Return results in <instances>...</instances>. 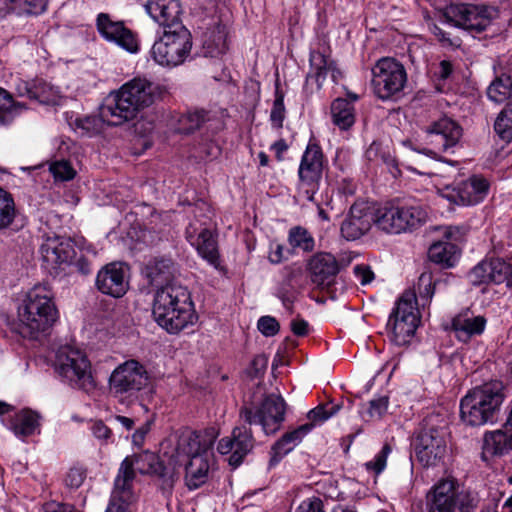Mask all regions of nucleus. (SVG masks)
<instances>
[{"label": "nucleus", "mask_w": 512, "mask_h": 512, "mask_svg": "<svg viewBox=\"0 0 512 512\" xmlns=\"http://www.w3.org/2000/svg\"><path fill=\"white\" fill-rule=\"evenodd\" d=\"M217 435L214 428H208L199 432L185 429L176 436L169 464L173 465L171 472L174 475L177 468H184L189 489H196L206 482Z\"/></svg>", "instance_id": "nucleus-1"}, {"label": "nucleus", "mask_w": 512, "mask_h": 512, "mask_svg": "<svg viewBox=\"0 0 512 512\" xmlns=\"http://www.w3.org/2000/svg\"><path fill=\"white\" fill-rule=\"evenodd\" d=\"M155 99V87L146 79L136 78L111 93L100 108V116L109 125L118 126L132 120Z\"/></svg>", "instance_id": "nucleus-2"}, {"label": "nucleus", "mask_w": 512, "mask_h": 512, "mask_svg": "<svg viewBox=\"0 0 512 512\" xmlns=\"http://www.w3.org/2000/svg\"><path fill=\"white\" fill-rule=\"evenodd\" d=\"M152 315L168 333L180 332L196 320L190 292L182 285L161 287L154 297Z\"/></svg>", "instance_id": "nucleus-3"}, {"label": "nucleus", "mask_w": 512, "mask_h": 512, "mask_svg": "<svg viewBox=\"0 0 512 512\" xmlns=\"http://www.w3.org/2000/svg\"><path fill=\"white\" fill-rule=\"evenodd\" d=\"M504 385L493 380L469 390L460 402L461 420L469 426L493 423L504 401Z\"/></svg>", "instance_id": "nucleus-4"}, {"label": "nucleus", "mask_w": 512, "mask_h": 512, "mask_svg": "<svg viewBox=\"0 0 512 512\" xmlns=\"http://www.w3.org/2000/svg\"><path fill=\"white\" fill-rule=\"evenodd\" d=\"M53 298L54 294L47 285H35L28 292L19 318L31 338L47 332L56 322L58 311Z\"/></svg>", "instance_id": "nucleus-5"}, {"label": "nucleus", "mask_w": 512, "mask_h": 512, "mask_svg": "<svg viewBox=\"0 0 512 512\" xmlns=\"http://www.w3.org/2000/svg\"><path fill=\"white\" fill-rule=\"evenodd\" d=\"M54 369L61 380L73 388L90 392L96 387L91 363L78 348L61 346L56 353Z\"/></svg>", "instance_id": "nucleus-6"}, {"label": "nucleus", "mask_w": 512, "mask_h": 512, "mask_svg": "<svg viewBox=\"0 0 512 512\" xmlns=\"http://www.w3.org/2000/svg\"><path fill=\"white\" fill-rule=\"evenodd\" d=\"M476 506L475 496L452 478L439 480L426 495L427 512H473Z\"/></svg>", "instance_id": "nucleus-7"}, {"label": "nucleus", "mask_w": 512, "mask_h": 512, "mask_svg": "<svg viewBox=\"0 0 512 512\" xmlns=\"http://www.w3.org/2000/svg\"><path fill=\"white\" fill-rule=\"evenodd\" d=\"M136 471L140 474L158 476L163 480L165 487L171 488L174 483V472H170L155 453L143 451L126 457L119 467L114 484L118 485V488L121 487V493L124 495H127V490H133Z\"/></svg>", "instance_id": "nucleus-8"}, {"label": "nucleus", "mask_w": 512, "mask_h": 512, "mask_svg": "<svg viewBox=\"0 0 512 512\" xmlns=\"http://www.w3.org/2000/svg\"><path fill=\"white\" fill-rule=\"evenodd\" d=\"M376 228L387 234L412 232L427 220L426 210L416 204H387L377 207Z\"/></svg>", "instance_id": "nucleus-9"}, {"label": "nucleus", "mask_w": 512, "mask_h": 512, "mask_svg": "<svg viewBox=\"0 0 512 512\" xmlns=\"http://www.w3.org/2000/svg\"><path fill=\"white\" fill-rule=\"evenodd\" d=\"M110 393L122 403L131 404L139 400L142 390L149 384L146 368L136 360L118 365L109 377Z\"/></svg>", "instance_id": "nucleus-10"}, {"label": "nucleus", "mask_w": 512, "mask_h": 512, "mask_svg": "<svg viewBox=\"0 0 512 512\" xmlns=\"http://www.w3.org/2000/svg\"><path fill=\"white\" fill-rule=\"evenodd\" d=\"M191 48L190 31L183 24H174L173 28L165 29L163 35L154 42L151 55L159 65L175 67L187 59Z\"/></svg>", "instance_id": "nucleus-11"}, {"label": "nucleus", "mask_w": 512, "mask_h": 512, "mask_svg": "<svg viewBox=\"0 0 512 512\" xmlns=\"http://www.w3.org/2000/svg\"><path fill=\"white\" fill-rule=\"evenodd\" d=\"M417 297L413 292H405L399 298L389 316L387 330L392 342L402 346L411 340L420 323L416 308Z\"/></svg>", "instance_id": "nucleus-12"}, {"label": "nucleus", "mask_w": 512, "mask_h": 512, "mask_svg": "<svg viewBox=\"0 0 512 512\" xmlns=\"http://www.w3.org/2000/svg\"><path fill=\"white\" fill-rule=\"evenodd\" d=\"M371 82L377 97L388 100L403 91L407 83V73L399 61L384 57L379 59L372 68Z\"/></svg>", "instance_id": "nucleus-13"}, {"label": "nucleus", "mask_w": 512, "mask_h": 512, "mask_svg": "<svg viewBox=\"0 0 512 512\" xmlns=\"http://www.w3.org/2000/svg\"><path fill=\"white\" fill-rule=\"evenodd\" d=\"M425 133L426 144L430 147L419 149L414 147L413 143L409 140L404 141L403 145L416 152L435 158L438 153L446 152L458 144L462 136V128L454 120L445 117L428 126Z\"/></svg>", "instance_id": "nucleus-14"}, {"label": "nucleus", "mask_w": 512, "mask_h": 512, "mask_svg": "<svg viewBox=\"0 0 512 512\" xmlns=\"http://www.w3.org/2000/svg\"><path fill=\"white\" fill-rule=\"evenodd\" d=\"M324 168V155L321 147L310 142L301 158L298 169V193L308 201H315Z\"/></svg>", "instance_id": "nucleus-15"}, {"label": "nucleus", "mask_w": 512, "mask_h": 512, "mask_svg": "<svg viewBox=\"0 0 512 512\" xmlns=\"http://www.w3.org/2000/svg\"><path fill=\"white\" fill-rule=\"evenodd\" d=\"M285 401L275 394L266 396L261 404L254 410L244 407L240 410V417L249 425L259 424L266 435L276 433L285 419Z\"/></svg>", "instance_id": "nucleus-16"}, {"label": "nucleus", "mask_w": 512, "mask_h": 512, "mask_svg": "<svg viewBox=\"0 0 512 512\" xmlns=\"http://www.w3.org/2000/svg\"><path fill=\"white\" fill-rule=\"evenodd\" d=\"M487 9L466 3H450L442 9L443 17L455 27L479 34L487 29L491 20L486 15Z\"/></svg>", "instance_id": "nucleus-17"}, {"label": "nucleus", "mask_w": 512, "mask_h": 512, "mask_svg": "<svg viewBox=\"0 0 512 512\" xmlns=\"http://www.w3.org/2000/svg\"><path fill=\"white\" fill-rule=\"evenodd\" d=\"M447 454L446 431L434 426L424 427L415 441V455L424 466H436Z\"/></svg>", "instance_id": "nucleus-18"}, {"label": "nucleus", "mask_w": 512, "mask_h": 512, "mask_svg": "<svg viewBox=\"0 0 512 512\" xmlns=\"http://www.w3.org/2000/svg\"><path fill=\"white\" fill-rule=\"evenodd\" d=\"M377 207L365 202L356 201L342 222L341 235L347 240H356L376 226Z\"/></svg>", "instance_id": "nucleus-19"}, {"label": "nucleus", "mask_w": 512, "mask_h": 512, "mask_svg": "<svg viewBox=\"0 0 512 512\" xmlns=\"http://www.w3.org/2000/svg\"><path fill=\"white\" fill-rule=\"evenodd\" d=\"M96 29L103 39L130 53H136L139 49L134 33L124 25L123 21L113 19L108 13L97 15Z\"/></svg>", "instance_id": "nucleus-20"}, {"label": "nucleus", "mask_w": 512, "mask_h": 512, "mask_svg": "<svg viewBox=\"0 0 512 512\" xmlns=\"http://www.w3.org/2000/svg\"><path fill=\"white\" fill-rule=\"evenodd\" d=\"M185 234L186 239L196 248L199 255L216 269L219 268V252L213 233L197 221L189 223Z\"/></svg>", "instance_id": "nucleus-21"}, {"label": "nucleus", "mask_w": 512, "mask_h": 512, "mask_svg": "<svg viewBox=\"0 0 512 512\" xmlns=\"http://www.w3.org/2000/svg\"><path fill=\"white\" fill-rule=\"evenodd\" d=\"M42 260L50 273H56L62 265H67L75 256V249L66 238L47 237L40 247Z\"/></svg>", "instance_id": "nucleus-22"}, {"label": "nucleus", "mask_w": 512, "mask_h": 512, "mask_svg": "<svg viewBox=\"0 0 512 512\" xmlns=\"http://www.w3.org/2000/svg\"><path fill=\"white\" fill-rule=\"evenodd\" d=\"M253 446L251 430L243 426L234 428L231 437L222 438L218 443L217 450L223 455L231 453L229 464L237 467Z\"/></svg>", "instance_id": "nucleus-23"}, {"label": "nucleus", "mask_w": 512, "mask_h": 512, "mask_svg": "<svg viewBox=\"0 0 512 512\" xmlns=\"http://www.w3.org/2000/svg\"><path fill=\"white\" fill-rule=\"evenodd\" d=\"M126 272L122 263L113 262L105 265L97 274V289L115 298L122 297L128 289Z\"/></svg>", "instance_id": "nucleus-24"}, {"label": "nucleus", "mask_w": 512, "mask_h": 512, "mask_svg": "<svg viewBox=\"0 0 512 512\" xmlns=\"http://www.w3.org/2000/svg\"><path fill=\"white\" fill-rule=\"evenodd\" d=\"M487 192V181L484 178L472 176L459 183L448 195V199L458 205L471 206L481 202Z\"/></svg>", "instance_id": "nucleus-25"}, {"label": "nucleus", "mask_w": 512, "mask_h": 512, "mask_svg": "<svg viewBox=\"0 0 512 512\" xmlns=\"http://www.w3.org/2000/svg\"><path fill=\"white\" fill-rule=\"evenodd\" d=\"M145 10L163 29H171L180 20L181 6L177 0H148Z\"/></svg>", "instance_id": "nucleus-26"}, {"label": "nucleus", "mask_w": 512, "mask_h": 512, "mask_svg": "<svg viewBox=\"0 0 512 512\" xmlns=\"http://www.w3.org/2000/svg\"><path fill=\"white\" fill-rule=\"evenodd\" d=\"M339 269L340 264L330 253H317L308 263L311 281L317 286L329 285Z\"/></svg>", "instance_id": "nucleus-27"}, {"label": "nucleus", "mask_w": 512, "mask_h": 512, "mask_svg": "<svg viewBox=\"0 0 512 512\" xmlns=\"http://www.w3.org/2000/svg\"><path fill=\"white\" fill-rule=\"evenodd\" d=\"M178 272L176 263L171 258L160 257L150 260L145 268L143 274L149 280V283L154 286L164 287L166 285H175L171 283Z\"/></svg>", "instance_id": "nucleus-28"}, {"label": "nucleus", "mask_w": 512, "mask_h": 512, "mask_svg": "<svg viewBox=\"0 0 512 512\" xmlns=\"http://www.w3.org/2000/svg\"><path fill=\"white\" fill-rule=\"evenodd\" d=\"M7 428L11 430L16 437L24 440L35 433H39L40 415L36 411L24 408L11 417Z\"/></svg>", "instance_id": "nucleus-29"}, {"label": "nucleus", "mask_w": 512, "mask_h": 512, "mask_svg": "<svg viewBox=\"0 0 512 512\" xmlns=\"http://www.w3.org/2000/svg\"><path fill=\"white\" fill-rule=\"evenodd\" d=\"M310 432L311 425H300L296 429L285 433L271 448L270 464H278L279 461L291 452Z\"/></svg>", "instance_id": "nucleus-30"}, {"label": "nucleus", "mask_w": 512, "mask_h": 512, "mask_svg": "<svg viewBox=\"0 0 512 512\" xmlns=\"http://www.w3.org/2000/svg\"><path fill=\"white\" fill-rule=\"evenodd\" d=\"M512 448V435L504 430L489 431L484 434L482 459L488 461L494 456H501Z\"/></svg>", "instance_id": "nucleus-31"}, {"label": "nucleus", "mask_w": 512, "mask_h": 512, "mask_svg": "<svg viewBox=\"0 0 512 512\" xmlns=\"http://www.w3.org/2000/svg\"><path fill=\"white\" fill-rule=\"evenodd\" d=\"M486 319L483 316H457L452 321V328L459 340L467 342L472 336L483 333Z\"/></svg>", "instance_id": "nucleus-32"}, {"label": "nucleus", "mask_w": 512, "mask_h": 512, "mask_svg": "<svg viewBox=\"0 0 512 512\" xmlns=\"http://www.w3.org/2000/svg\"><path fill=\"white\" fill-rule=\"evenodd\" d=\"M227 29L223 24L216 25L213 29H209L204 33L203 48L205 54L215 57L225 53L227 49Z\"/></svg>", "instance_id": "nucleus-33"}, {"label": "nucleus", "mask_w": 512, "mask_h": 512, "mask_svg": "<svg viewBox=\"0 0 512 512\" xmlns=\"http://www.w3.org/2000/svg\"><path fill=\"white\" fill-rule=\"evenodd\" d=\"M331 118L340 130H348L355 123V110L353 104L347 99L338 98L332 102Z\"/></svg>", "instance_id": "nucleus-34"}, {"label": "nucleus", "mask_w": 512, "mask_h": 512, "mask_svg": "<svg viewBox=\"0 0 512 512\" xmlns=\"http://www.w3.org/2000/svg\"><path fill=\"white\" fill-rule=\"evenodd\" d=\"M309 61L311 70L306 77V84L308 85L311 81H314L317 90H320L328 73H330L333 61L317 51L310 53Z\"/></svg>", "instance_id": "nucleus-35"}, {"label": "nucleus", "mask_w": 512, "mask_h": 512, "mask_svg": "<svg viewBox=\"0 0 512 512\" xmlns=\"http://www.w3.org/2000/svg\"><path fill=\"white\" fill-rule=\"evenodd\" d=\"M309 61L311 70L306 77V84L308 85L311 81H314L317 90H320L328 73H330L333 61L317 51L310 53Z\"/></svg>", "instance_id": "nucleus-36"}, {"label": "nucleus", "mask_w": 512, "mask_h": 512, "mask_svg": "<svg viewBox=\"0 0 512 512\" xmlns=\"http://www.w3.org/2000/svg\"><path fill=\"white\" fill-rule=\"evenodd\" d=\"M428 257L434 263L451 267L457 259V247L447 241L436 242L430 246Z\"/></svg>", "instance_id": "nucleus-37"}, {"label": "nucleus", "mask_w": 512, "mask_h": 512, "mask_svg": "<svg viewBox=\"0 0 512 512\" xmlns=\"http://www.w3.org/2000/svg\"><path fill=\"white\" fill-rule=\"evenodd\" d=\"M512 93V80L510 76L497 77L488 87L487 96L496 103L507 100Z\"/></svg>", "instance_id": "nucleus-38"}, {"label": "nucleus", "mask_w": 512, "mask_h": 512, "mask_svg": "<svg viewBox=\"0 0 512 512\" xmlns=\"http://www.w3.org/2000/svg\"><path fill=\"white\" fill-rule=\"evenodd\" d=\"M24 106L15 102L6 90L0 88V125L11 123Z\"/></svg>", "instance_id": "nucleus-39"}, {"label": "nucleus", "mask_w": 512, "mask_h": 512, "mask_svg": "<svg viewBox=\"0 0 512 512\" xmlns=\"http://www.w3.org/2000/svg\"><path fill=\"white\" fill-rule=\"evenodd\" d=\"M16 216L14 198L0 186V230L9 227Z\"/></svg>", "instance_id": "nucleus-40"}, {"label": "nucleus", "mask_w": 512, "mask_h": 512, "mask_svg": "<svg viewBox=\"0 0 512 512\" xmlns=\"http://www.w3.org/2000/svg\"><path fill=\"white\" fill-rule=\"evenodd\" d=\"M121 487L114 484L109 505L105 512H130L129 506L135 501V493L133 490H127V495L121 493Z\"/></svg>", "instance_id": "nucleus-41"}, {"label": "nucleus", "mask_w": 512, "mask_h": 512, "mask_svg": "<svg viewBox=\"0 0 512 512\" xmlns=\"http://www.w3.org/2000/svg\"><path fill=\"white\" fill-rule=\"evenodd\" d=\"M209 113L205 110H195L182 115L179 118V131L189 134L199 129L203 123L209 121Z\"/></svg>", "instance_id": "nucleus-42"}, {"label": "nucleus", "mask_w": 512, "mask_h": 512, "mask_svg": "<svg viewBox=\"0 0 512 512\" xmlns=\"http://www.w3.org/2000/svg\"><path fill=\"white\" fill-rule=\"evenodd\" d=\"M494 130L497 135L505 142L509 143L512 140V105L508 104L498 114Z\"/></svg>", "instance_id": "nucleus-43"}, {"label": "nucleus", "mask_w": 512, "mask_h": 512, "mask_svg": "<svg viewBox=\"0 0 512 512\" xmlns=\"http://www.w3.org/2000/svg\"><path fill=\"white\" fill-rule=\"evenodd\" d=\"M285 113L286 109L284 105V93L280 90L279 83L276 82L275 99L270 113V121L273 128L281 129L283 127Z\"/></svg>", "instance_id": "nucleus-44"}, {"label": "nucleus", "mask_w": 512, "mask_h": 512, "mask_svg": "<svg viewBox=\"0 0 512 512\" xmlns=\"http://www.w3.org/2000/svg\"><path fill=\"white\" fill-rule=\"evenodd\" d=\"M339 410V405H318L308 412L307 418L309 422L305 425H311L312 430L315 426L321 425L334 416Z\"/></svg>", "instance_id": "nucleus-45"}, {"label": "nucleus", "mask_w": 512, "mask_h": 512, "mask_svg": "<svg viewBox=\"0 0 512 512\" xmlns=\"http://www.w3.org/2000/svg\"><path fill=\"white\" fill-rule=\"evenodd\" d=\"M289 244L293 248H300L305 252L312 251L314 248V239L308 231L302 227H294L289 232Z\"/></svg>", "instance_id": "nucleus-46"}, {"label": "nucleus", "mask_w": 512, "mask_h": 512, "mask_svg": "<svg viewBox=\"0 0 512 512\" xmlns=\"http://www.w3.org/2000/svg\"><path fill=\"white\" fill-rule=\"evenodd\" d=\"M509 264L501 259H490L488 283L500 284L509 278Z\"/></svg>", "instance_id": "nucleus-47"}, {"label": "nucleus", "mask_w": 512, "mask_h": 512, "mask_svg": "<svg viewBox=\"0 0 512 512\" xmlns=\"http://www.w3.org/2000/svg\"><path fill=\"white\" fill-rule=\"evenodd\" d=\"M49 170L56 181H69L72 180L76 175V171L70 162L66 160L53 162L50 165Z\"/></svg>", "instance_id": "nucleus-48"}, {"label": "nucleus", "mask_w": 512, "mask_h": 512, "mask_svg": "<svg viewBox=\"0 0 512 512\" xmlns=\"http://www.w3.org/2000/svg\"><path fill=\"white\" fill-rule=\"evenodd\" d=\"M389 406V397L379 396L369 401L366 414L370 419H381L387 412Z\"/></svg>", "instance_id": "nucleus-49"}, {"label": "nucleus", "mask_w": 512, "mask_h": 512, "mask_svg": "<svg viewBox=\"0 0 512 512\" xmlns=\"http://www.w3.org/2000/svg\"><path fill=\"white\" fill-rule=\"evenodd\" d=\"M418 295L423 306L430 302L434 295V284L432 283V277L430 274L423 273L419 277Z\"/></svg>", "instance_id": "nucleus-50"}, {"label": "nucleus", "mask_w": 512, "mask_h": 512, "mask_svg": "<svg viewBox=\"0 0 512 512\" xmlns=\"http://www.w3.org/2000/svg\"><path fill=\"white\" fill-rule=\"evenodd\" d=\"M390 453V445L385 444L382 449L375 455L374 459L365 464L366 469L375 472V474H380L386 467L387 458Z\"/></svg>", "instance_id": "nucleus-51"}, {"label": "nucleus", "mask_w": 512, "mask_h": 512, "mask_svg": "<svg viewBox=\"0 0 512 512\" xmlns=\"http://www.w3.org/2000/svg\"><path fill=\"white\" fill-rule=\"evenodd\" d=\"M489 270L490 259L478 263L469 273L471 283L473 285L488 284Z\"/></svg>", "instance_id": "nucleus-52"}, {"label": "nucleus", "mask_w": 512, "mask_h": 512, "mask_svg": "<svg viewBox=\"0 0 512 512\" xmlns=\"http://www.w3.org/2000/svg\"><path fill=\"white\" fill-rule=\"evenodd\" d=\"M86 478V469L80 465L72 466L65 477V485L71 489H78Z\"/></svg>", "instance_id": "nucleus-53"}, {"label": "nucleus", "mask_w": 512, "mask_h": 512, "mask_svg": "<svg viewBox=\"0 0 512 512\" xmlns=\"http://www.w3.org/2000/svg\"><path fill=\"white\" fill-rule=\"evenodd\" d=\"M30 91V99L37 100L39 102H47L50 99L51 87L41 79L34 80Z\"/></svg>", "instance_id": "nucleus-54"}, {"label": "nucleus", "mask_w": 512, "mask_h": 512, "mask_svg": "<svg viewBox=\"0 0 512 512\" xmlns=\"http://www.w3.org/2000/svg\"><path fill=\"white\" fill-rule=\"evenodd\" d=\"M258 329L266 337H271L279 332V322L271 316H262L258 320Z\"/></svg>", "instance_id": "nucleus-55"}, {"label": "nucleus", "mask_w": 512, "mask_h": 512, "mask_svg": "<svg viewBox=\"0 0 512 512\" xmlns=\"http://www.w3.org/2000/svg\"><path fill=\"white\" fill-rule=\"evenodd\" d=\"M296 512H324L323 502L317 497L307 498L301 502Z\"/></svg>", "instance_id": "nucleus-56"}, {"label": "nucleus", "mask_w": 512, "mask_h": 512, "mask_svg": "<svg viewBox=\"0 0 512 512\" xmlns=\"http://www.w3.org/2000/svg\"><path fill=\"white\" fill-rule=\"evenodd\" d=\"M268 366V358L265 355H257L251 363V377H259L264 374Z\"/></svg>", "instance_id": "nucleus-57"}, {"label": "nucleus", "mask_w": 512, "mask_h": 512, "mask_svg": "<svg viewBox=\"0 0 512 512\" xmlns=\"http://www.w3.org/2000/svg\"><path fill=\"white\" fill-rule=\"evenodd\" d=\"M25 11L29 14L38 15L47 9L49 0H22Z\"/></svg>", "instance_id": "nucleus-58"}, {"label": "nucleus", "mask_w": 512, "mask_h": 512, "mask_svg": "<svg viewBox=\"0 0 512 512\" xmlns=\"http://www.w3.org/2000/svg\"><path fill=\"white\" fill-rule=\"evenodd\" d=\"M354 274L362 285L370 283L374 278V273L366 265H356L354 267Z\"/></svg>", "instance_id": "nucleus-59"}, {"label": "nucleus", "mask_w": 512, "mask_h": 512, "mask_svg": "<svg viewBox=\"0 0 512 512\" xmlns=\"http://www.w3.org/2000/svg\"><path fill=\"white\" fill-rule=\"evenodd\" d=\"M292 332L296 336H305L308 333V322L302 318L293 319L290 323Z\"/></svg>", "instance_id": "nucleus-60"}, {"label": "nucleus", "mask_w": 512, "mask_h": 512, "mask_svg": "<svg viewBox=\"0 0 512 512\" xmlns=\"http://www.w3.org/2000/svg\"><path fill=\"white\" fill-rule=\"evenodd\" d=\"M92 432L98 439H108L111 435V430L101 421L95 422L92 426Z\"/></svg>", "instance_id": "nucleus-61"}, {"label": "nucleus", "mask_w": 512, "mask_h": 512, "mask_svg": "<svg viewBox=\"0 0 512 512\" xmlns=\"http://www.w3.org/2000/svg\"><path fill=\"white\" fill-rule=\"evenodd\" d=\"M453 71V67L450 61L442 60L439 63V70L437 72V75L440 79L446 80L450 77L451 73Z\"/></svg>", "instance_id": "nucleus-62"}, {"label": "nucleus", "mask_w": 512, "mask_h": 512, "mask_svg": "<svg viewBox=\"0 0 512 512\" xmlns=\"http://www.w3.org/2000/svg\"><path fill=\"white\" fill-rule=\"evenodd\" d=\"M32 87V82H26L19 80L16 84V90L19 96H26L30 99V91Z\"/></svg>", "instance_id": "nucleus-63"}, {"label": "nucleus", "mask_w": 512, "mask_h": 512, "mask_svg": "<svg viewBox=\"0 0 512 512\" xmlns=\"http://www.w3.org/2000/svg\"><path fill=\"white\" fill-rule=\"evenodd\" d=\"M69 505L61 504L55 501L48 502L44 505L45 512H65Z\"/></svg>", "instance_id": "nucleus-64"}]
</instances>
